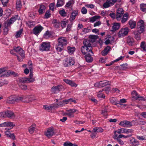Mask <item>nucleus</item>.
Here are the masks:
<instances>
[{
    "mask_svg": "<svg viewBox=\"0 0 146 146\" xmlns=\"http://www.w3.org/2000/svg\"><path fill=\"white\" fill-rule=\"evenodd\" d=\"M74 59L71 57H68L65 59L64 65L65 67H70L74 65Z\"/></svg>",
    "mask_w": 146,
    "mask_h": 146,
    "instance_id": "nucleus-2",
    "label": "nucleus"
},
{
    "mask_svg": "<svg viewBox=\"0 0 146 146\" xmlns=\"http://www.w3.org/2000/svg\"><path fill=\"white\" fill-rule=\"evenodd\" d=\"M140 47L142 48L143 50L146 51V43L145 41H142L141 42Z\"/></svg>",
    "mask_w": 146,
    "mask_h": 146,
    "instance_id": "nucleus-41",
    "label": "nucleus"
},
{
    "mask_svg": "<svg viewBox=\"0 0 146 146\" xmlns=\"http://www.w3.org/2000/svg\"><path fill=\"white\" fill-rule=\"evenodd\" d=\"M131 135H128L125 136L122 134H120L118 136V138L119 139L121 138L122 137L127 138L130 137Z\"/></svg>",
    "mask_w": 146,
    "mask_h": 146,
    "instance_id": "nucleus-50",
    "label": "nucleus"
},
{
    "mask_svg": "<svg viewBox=\"0 0 146 146\" xmlns=\"http://www.w3.org/2000/svg\"><path fill=\"white\" fill-rule=\"evenodd\" d=\"M64 146H73V144L72 143L69 141L65 142L63 144Z\"/></svg>",
    "mask_w": 146,
    "mask_h": 146,
    "instance_id": "nucleus-55",
    "label": "nucleus"
},
{
    "mask_svg": "<svg viewBox=\"0 0 146 146\" xmlns=\"http://www.w3.org/2000/svg\"><path fill=\"white\" fill-rule=\"evenodd\" d=\"M128 24L129 26L130 27L131 29H133L135 28L136 23V21L133 20H130L128 23Z\"/></svg>",
    "mask_w": 146,
    "mask_h": 146,
    "instance_id": "nucleus-27",
    "label": "nucleus"
},
{
    "mask_svg": "<svg viewBox=\"0 0 146 146\" xmlns=\"http://www.w3.org/2000/svg\"><path fill=\"white\" fill-rule=\"evenodd\" d=\"M140 10L143 12H146V4L142 3L140 5Z\"/></svg>",
    "mask_w": 146,
    "mask_h": 146,
    "instance_id": "nucleus-37",
    "label": "nucleus"
},
{
    "mask_svg": "<svg viewBox=\"0 0 146 146\" xmlns=\"http://www.w3.org/2000/svg\"><path fill=\"white\" fill-rule=\"evenodd\" d=\"M43 107L44 109L46 110H51L52 109L51 105L50 106L44 105V106Z\"/></svg>",
    "mask_w": 146,
    "mask_h": 146,
    "instance_id": "nucleus-58",
    "label": "nucleus"
},
{
    "mask_svg": "<svg viewBox=\"0 0 146 146\" xmlns=\"http://www.w3.org/2000/svg\"><path fill=\"white\" fill-rule=\"evenodd\" d=\"M84 46L81 47V51L84 55H86L85 58L86 62H90L93 60V58L91 56L93 54L92 51V47L90 43V41L86 40L83 41Z\"/></svg>",
    "mask_w": 146,
    "mask_h": 146,
    "instance_id": "nucleus-1",
    "label": "nucleus"
},
{
    "mask_svg": "<svg viewBox=\"0 0 146 146\" xmlns=\"http://www.w3.org/2000/svg\"><path fill=\"white\" fill-rule=\"evenodd\" d=\"M52 109L57 108H58V104H54L51 105Z\"/></svg>",
    "mask_w": 146,
    "mask_h": 146,
    "instance_id": "nucleus-63",
    "label": "nucleus"
},
{
    "mask_svg": "<svg viewBox=\"0 0 146 146\" xmlns=\"http://www.w3.org/2000/svg\"><path fill=\"white\" fill-rule=\"evenodd\" d=\"M52 34L51 32L47 31L44 35V38L46 39H48L52 37Z\"/></svg>",
    "mask_w": 146,
    "mask_h": 146,
    "instance_id": "nucleus-32",
    "label": "nucleus"
},
{
    "mask_svg": "<svg viewBox=\"0 0 146 146\" xmlns=\"http://www.w3.org/2000/svg\"><path fill=\"white\" fill-rule=\"evenodd\" d=\"M50 47V43L48 42H43L42 43L39 48L41 51H49Z\"/></svg>",
    "mask_w": 146,
    "mask_h": 146,
    "instance_id": "nucleus-4",
    "label": "nucleus"
},
{
    "mask_svg": "<svg viewBox=\"0 0 146 146\" xmlns=\"http://www.w3.org/2000/svg\"><path fill=\"white\" fill-rule=\"evenodd\" d=\"M145 25L143 21L140 20L137 23L136 31L140 33H142L145 31Z\"/></svg>",
    "mask_w": 146,
    "mask_h": 146,
    "instance_id": "nucleus-3",
    "label": "nucleus"
},
{
    "mask_svg": "<svg viewBox=\"0 0 146 146\" xmlns=\"http://www.w3.org/2000/svg\"><path fill=\"white\" fill-rule=\"evenodd\" d=\"M111 84V82L110 81L107 80H104L95 83L94 86L95 87L102 88L105 87L107 86L110 85Z\"/></svg>",
    "mask_w": 146,
    "mask_h": 146,
    "instance_id": "nucleus-5",
    "label": "nucleus"
},
{
    "mask_svg": "<svg viewBox=\"0 0 146 146\" xmlns=\"http://www.w3.org/2000/svg\"><path fill=\"white\" fill-rule=\"evenodd\" d=\"M133 132L132 129H128L124 128H121L117 130V133L118 134L125 133L128 134Z\"/></svg>",
    "mask_w": 146,
    "mask_h": 146,
    "instance_id": "nucleus-13",
    "label": "nucleus"
},
{
    "mask_svg": "<svg viewBox=\"0 0 146 146\" xmlns=\"http://www.w3.org/2000/svg\"><path fill=\"white\" fill-rule=\"evenodd\" d=\"M111 88L110 87H108L106 88H104V91H105L106 93L107 94H108L110 91V90Z\"/></svg>",
    "mask_w": 146,
    "mask_h": 146,
    "instance_id": "nucleus-64",
    "label": "nucleus"
},
{
    "mask_svg": "<svg viewBox=\"0 0 146 146\" xmlns=\"http://www.w3.org/2000/svg\"><path fill=\"white\" fill-rule=\"evenodd\" d=\"M46 6L42 4L40 5L39 8L38 9V12L39 15L43 14L45 11Z\"/></svg>",
    "mask_w": 146,
    "mask_h": 146,
    "instance_id": "nucleus-21",
    "label": "nucleus"
},
{
    "mask_svg": "<svg viewBox=\"0 0 146 146\" xmlns=\"http://www.w3.org/2000/svg\"><path fill=\"white\" fill-rule=\"evenodd\" d=\"M110 49L111 47L110 46H107L102 51V55L103 56H105L106 55L108 54Z\"/></svg>",
    "mask_w": 146,
    "mask_h": 146,
    "instance_id": "nucleus-29",
    "label": "nucleus"
},
{
    "mask_svg": "<svg viewBox=\"0 0 146 146\" xmlns=\"http://www.w3.org/2000/svg\"><path fill=\"white\" fill-rule=\"evenodd\" d=\"M12 71L8 70L7 72H5V73L1 75L0 76L1 77H8L9 76H11Z\"/></svg>",
    "mask_w": 146,
    "mask_h": 146,
    "instance_id": "nucleus-36",
    "label": "nucleus"
},
{
    "mask_svg": "<svg viewBox=\"0 0 146 146\" xmlns=\"http://www.w3.org/2000/svg\"><path fill=\"white\" fill-rule=\"evenodd\" d=\"M20 88L22 90H25L27 89V86L23 84H18Z\"/></svg>",
    "mask_w": 146,
    "mask_h": 146,
    "instance_id": "nucleus-43",
    "label": "nucleus"
},
{
    "mask_svg": "<svg viewBox=\"0 0 146 146\" xmlns=\"http://www.w3.org/2000/svg\"><path fill=\"white\" fill-rule=\"evenodd\" d=\"M53 22L54 23V26L56 27H58L60 25V23L59 21L58 22L57 21L56 19H54L53 20Z\"/></svg>",
    "mask_w": 146,
    "mask_h": 146,
    "instance_id": "nucleus-48",
    "label": "nucleus"
},
{
    "mask_svg": "<svg viewBox=\"0 0 146 146\" xmlns=\"http://www.w3.org/2000/svg\"><path fill=\"white\" fill-rule=\"evenodd\" d=\"M59 13L61 16L62 17H65L66 15V13L64 9H62V10L59 11Z\"/></svg>",
    "mask_w": 146,
    "mask_h": 146,
    "instance_id": "nucleus-49",
    "label": "nucleus"
},
{
    "mask_svg": "<svg viewBox=\"0 0 146 146\" xmlns=\"http://www.w3.org/2000/svg\"><path fill=\"white\" fill-rule=\"evenodd\" d=\"M0 117H6L5 111H4L0 113Z\"/></svg>",
    "mask_w": 146,
    "mask_h": 146,
    "instance_id": "nucleus-60",
    "label": "nucleus"
},
{
    "mask_svg": "<svg viewBox=\"0 0 146 146\" xmlns=\"http://www.w3.org/2000/svg\"><path fill=\"white\" fill-rule=\"evenodd\" d=\"M35 125H32L29 127V131L30 133H33L35 129Z\"/></svg>",
    "mask_w": 146,
    "mask_h": 146,
    "instance_id": "nucleus-46",
    "label": "nucleus"
},
{
    "mask_svg": "<svg viewBox=\"0 0 146 146\" xmlns=\"http://www.w3.org/2000/svg\"><path fill=\"white\" fill-rule=\"evenodd\" d=\"M74 3V0H70L68 2L66 3L65 7L67 8H70L72 7Z\"/></svg>",
    "mask_w": 146,
    "mask_h": 146,
    "instance_id": "nucleus-31",
    "label": "nucleus"
},
{
    "mask_svg": "<svg viewBox=\"0 0 146 146\" xmlns=\"http://www.w3.org/2000/svg\"><path fill=\"white\" fill-rule=\"evenodd\" d=\"M18 15H15L12 17L8 21L7 23H5L7 26H10L11 25L13 24L17 19Z\"/></svg>",
    "mask_w": 146,
    "mask_h": 146,
    "instance_id": "nucleus-20",
    "label": "nucleus"
},
{
    "mask_svg": "<svg viewBox=\"0 0 146 146\" xmlns=\"http://www.w3.org/2000/svg\"><path fill=\"white\" fill-rule=\"evenodd\" d=\"M122 17V18L121 17V19L120 21H121V23L123 24L125 23L128 19V13H125Z\"/></svg>",
    "mask_w": 146,
    "mask_h": 146,
    "instance_id": "nucleus-26",
    "label": "nucleus"
},
{
    "mask_svg": "<svg viewBox=\"0 0 146 146\" xmlns=\"http://www.w3.org/2000/svg\"><path fill=\"white\" fill-rule=\"evenodd\" d=\"M5 28L3 29V34L4 35H6L7 34L9 31L8 28L9 26H7L6 23H5Z\"/></svg>",
    "mask_w": 146,
    "mask_h": 146,
    "instance_id": "nucleus-45",
    "label": "nucleus"
},
{
    "mask_svg": "<svg viewBox=\"0 0 146 146\" xmlns=\"http://www.w3.org/2000/svg\"><path fill=\"white\" fill-rule=\"evenodd\" d=\"M81 12L83 14H86L87 12V10L85 7H83L81 9Z\"/></svg>",
    "mask_w": 146,
    "mask_h": 146,
    "instance_id": "nucleus-61",
    "label": "nucleus"
},
{
    "mask_svg": "<svg viewBox=\"0 0 146 146\" xmlns=\"http://www.w3.org/2000/svg\"><path fill=\"white\" fill-rule=\"evenodd\" d=\"M33 72L31 71L30 72V74L29 75V78H27L29 80L30 79H32V80H33V82L35 81V79L33 78Z\"/></svg>",
    "mask_w": 146,
    "mask_h": 146,
    "instance_id": "nucleus-52",
    "label": "nucleus"
},
{
    "mask_svg": "<svg viewBox=\"0 0 146 146\" xmlns=\"http://www.w3.org/2000/svg\"><path fill=\"white\" fill-rule=\"evenodd\" d=\"M129 31V29L128 27L122 28L118 33V36L119 38L124 37L127 35Z\"/></svg>",
    "mask_w": 146,
    "mask_h": 146,
    "instance_id": "nucleus-6",
    "label": "nucleus"
},
{
    "mask_svg": "<svg viewBox=\"0 0 146 146\" xmlns=\"http://www.w3.org/2000/svg\"><path fill=\"white\" fill-rule=\"evenodd\" d=\"M133 33L134 34V37L137 40H140L141 39V33H140L139 32L134 30Z\"/></svg>",
    "mask_w": 146,
    "mask_h": 146,
    "instance_id": "nucleus-22",
    "label": "nucleus"
},
{
    "mask_svg": "<svg viewBox=\"0 0 146 146\" xmlns=\"http://www.w3.org/2000/svg\"><path fill=\"white\" fill-rule=\"evenodd\" d=\"M70 82H69L68 84L71 86H72L76 87L77 86V85L76 84L75 82H73L72 80H70Z\"/></svg>",
    "mask_w": 146,
    "mask_h": 146,
    "instance_id": "nucleus-57",
    "label": "nucleus"
},
{
    "mask_svg": "<svg viewBox=\"0 0 146 146\" xmlns=\"http://www.w3.org/2000/svg\"><path fill=\"white\" fill-rule=\"evenodd\" d=\"M29 98V95L22 96H19L18 98L19 99V102L21 101H23L24 102L27 103L26 101L28 100Z\"/></svg>",
    "mask_w": 146,
    "mask_h": 146,
    "instance_id": "nucleus-30",
    "label": "nucleus"
},
{
    "mask_svg": "<svg viewBox=\"0 0 146 146\" xmlns=\"http://www.w3.org/2000/svg\"><path fill=\"white\" fill-rule=\"evenodd\" d=\"M23 31V29H22L16 32V33L15 35V37L16 38H17L20 37V35L22 33Z\"/></svg>",
    "mask_w": 146,
    "mask_h": 146,
    "instance_id": "nucleus-44",
    "label": "nucleus"
},
{
    "mask_svg": "<svg viewBox=\"0 0 146 146\" xmlns=\"http://www.w3.org/2000/svg\"><path fill=\"white\" fill-rule=\"evenodd\" d=\"M0 1H1L3 6L5 7L7 6L9 0H0Z\"/></svg>",
    "mask_w": 146,
    "mask_h": 146,
    "instance_id": "nucleus-51",
    "label": "nucleus"
},
{
    "mask_svg": "<svg viewBox=\"0 0 146 146\" xmlns=\"http://www.w3.org/2000/svg\"><path fill=\"white\" fill-rule=\"evenodd\" d=\"M101 17L100 16L95 15L90 18V22H94L96 21L97 19L100 18Z\"/></svg>",
    "mask_w": 146,
    "mask_h": 146,
    "instance_id": "nucleus-35",
    "label": "nucleus"
},
{
    "mask_svg": "<svg viewBox=\"0 0 146 146\" xmlns=\"http://www.w3.org/2000/svg\"><path fill=\"white\" fill-rule=\"evenodd\" d=\"M97 37L98 36L97 35H90L89 36V38H90L89 40L85 39L84 41L85 40H87L90 41V42L91 41H92V42H94L97 39ZM90 43L91 44L90 42Z\"/></svg>",
    "mask_w": 146,
    "mask_h": 146,
    "instance_id": "nucleus-33",
    "label": "nucleus"
},
{
    "mask_svg": "<svg viewBox=\"0 0 146 146\" xmlns=\"http://www.w3.org/2000/svg\"><path fill=\"white\" fill-rule=\"evenodd\" d=\"M7 137L9 138L10 139H12L13 140H15L16 139L14 133H11Z\"/></svg>",
    "mask_w": 146,
    "mask_h": 146,
    "instance_id": "nucleus-54",
    "label": "nucleus"
},
{
    "mask_svg": "<svg viewBox=\"0 0 146 146\" xmlns=\"http://www.w3.org/2000/svg\"><path fill=\"white\" fill-rule=\"evenodd\" d=\"M33 80L30 79L29 80L27 78L23 77L20 78H19V83L18 84H23L24 83H32Z\"/></svg>",
    "mask_w": 146,
    "mask_h": 146,
    "instance_id": "nucleus-16",
    "label": "nucleus"
},
{
    "mask_svg": "<svg viewBox=\"0 0 146 146\" xmlns=\"http://www.w3.org/2000/svg\"><path fill=\"white\" fill-rule=\"evenodd\" d=\"M68 52L69 53L71 54L73 53L75 50V48L74 47H71L68 46L67 47Z\"/></svg>",
    "mask_w": 146,
    "mask_h": 146,
    "instance_id": "nucleus-38",
    "label": "nucleus"
},
{
    "mask_svg": "<svg viewBox=\"0 0 146 146\" xmlns=\"http://www.w3.org/2000/svg\"><path fill=\"white\" fill-rule=\"evenodd\" d=\"M50 11H47L45 13L44 17L46 19H47L49 18L51 14L49 13Z\"/></svg>",
    "mask_w": 146,
    "mask_h": 146,
    "instance_id": "nucleus-62",
    "label": "nucleus"
},
{
    "mask_svg": "<svg viewBox=\"0 0 146 146\" xmlns=\"http://www.w3.org/2000/svg\"><path fill=\"white\" fill-rule=\"evenodd\" d=\"M119 125L125 127H130L132 126L131 122L123 120L119 123Z\"/></svg>",
    "mask_w": 146,
    "mask_h": 146,
    "instance_id": "nucleus-12",
    "label": "nucleus"
},
{
    "mask_svg": "<svg viewBox=\"0 0 146 146\" xmlns=\"http://www.w3.org/2000/svg\"><path fill=\"white\" fill-rule=\"evenodd\" d=\"M137 138L138 139L140 140H146V135L144 136H139L137 135Z\"/></svg>",
    "mask_w": 146,
    "mask_h": 146,
    "instance_id": "nucleus-53",
    "label": "nucleus"
},
{
    "mask_svg": "<svg viewBox=\"0 0 146 146\" xmlns=\"http://www.w3.org/2000/svg\"><path fill=\"white\" fill-rule=\"evenodd\" d=\"M57 41L58 44L63 47L66 46L67 44V41L64 37H61L58 38Z\"/></svg>",
    "mask_w": 146,
    "mask_h": 146,
    "instance_id": "nucleus-9",
    "label": "nucleus"
},
{
    "mask_svg": "<svg viewBox=\"0 0 146 146\" xmlns=\"http://www.w3.org/2000/svg\"><path fill=\"white\" fill-rule=\"evenodd\" d=\"M120 24L119 23H115L113 25L112 27V29L110 31L112 33L114 32L115 31L117 30L120 27Z\"/></svg>",
    "mask_w": 146,
    "mask_h": 146,
    "instance_id": "nucleus-23",
    "label": "nucleus"
},
{
    "mask_svg": "<svg viewBox=\"0 0 146 146\" xmlns=\"http://www.w3.org/2000/svg\"><path fill=\"white\" fill-rule=\"evenodd\" d=\"M15 126V125H14L13 123L11 122L7 121L0 124V127H12L13 128Z\"/></svg>",
    "mask_w": 146,
    "mask_h": 146,
    "instance_id": "nucleus-19",
    "label": "nucleus"
},
{
    "mask_svg": "<svg viewBox=\"0 0 146 146\" xmlns=\"http://www.w3.org/2000/svg\"><path fill=\"white\" fill-rule=\"evenodd\" d=\"M64 89V87L62 85H58L56 86H53L51 89L52 92L55 93L56 91H60Z\"/></svg>",
    "mask_w": 146,
    "mask_h": 146,
    "instance_id": "nucleus-15",
    "label": "nucleus"
},
{
    "mask_svg": "<svg viewBox=\"0 0 146 146\" xmlns=\"http://www.w3.org/2000/svg\"><path fill=\"white\" fill-rule=\"evenodd\" d=\"M22 5L20 0H17L16 2V7L18 10H19L21 8Z\"/></svg>",
    "mask_w": 146,
    "mask_h": 146,
    "instance_id": "nucleus-42",
    "label": "nucleus"
},
{
    "mask_svg": "<svg viewBox=\"0 0 146 146\" xmlns=\"http://www.w3.org/2000/svg\"><path fill=\"white\" fill-rule=\"evenodd\" d=\"M55 48L57 52H61L64 50V47L57 43L56 45Z\"/></svg>",
    "mask_w": 146,
    "mask_h": 146,
    "instance_id": "nucleus-34",
    "label": "nucleus"
},
{
    "mask_svg": "<svg viewBox=\"0 0 146 146\" xmlns=\"http://www.w3.org/2000/svg\"><path fill=\"white\" fill-rule=\"evenodd\" d=\"M138 100L139 101H144L146 100V97L144 98L143 97L140 96L139 95L138 97Z\"/></svg>",
    "mask_w": 146,
    "mask_h": 146,
    "instance_id": "nucleus-59",
    "label": "nucleus"
},
{
    "mask_svg": "<svg viewBox=\"0 0 146 146\" xmlns=\"http://www.w3.org/2000/svg\"><path fill=\"white\" fill-rule=\"evenodd\" d=\"M64 0H58L56 6L59 7L62 6L64 4Z\"/></svg>",
    "mask_w": 146,
    "mask_h": 146,
    "instance_id": "nucleus-40",
    "label": "nucleus"
},
{
    "mask_svg": "<svg viewBox=\"0 0 146 146\" xmlns=\"http://www.w3.org/2000/svg\"><path fill=\"white\" fill-rule=\"evenodd\" d=\"M131 93L132 98L136 100H137L138 97L139 96V95L137 93L136 91H133Z\"/></svg>",
    "mask_w": 146,
    "mask_h": 146,
    "instance_id": "nucleus-39",
    "label": "nucleus"
},
{
    "mask_svg": "<svg viewBox=\"0 0 146 146\" xmlns=\"http://www.w3.org/2000/svg\"><path fill=\"white\" fill-rule=\"evenodd\" d=\"M55 5V3H51L50 4L49 8L52 11H54V7Z\"/></svg>",
    "mask_w": 146,
    "mask_h": 146,
    "instance_id": "nucleus-56",
    "label": "nucleus"
},
{
    "mask_svg": "<svg viewBox=\"0 0 146 146\" xmlns=\"http://www.w3.org/2000/svg\"><path fill=\"white\" fill-rule=\"evenodd\" d=\"M15 52L20 55L23 58H25V52L23 50L20 46L14 47L13 48Z\"/></svg>",
    "mask_w": 146,
    "mask_h": 146,
    "instance_id": "nucleus-11",
    "label": "nucleus"
},
{
    "mask_svg": "<svg viewBox=\"0 0 146 146\" xmlns=\"http://www.w3.org/2000/svg\"><path fill=\"white\" fill-rule=\"evenodd\" d=\"M35 100V96L33 95L29 96L28 100L26 101L27 102H31Z\"/></svg>",
    "mask_w": 146,
    "mask_h": 146,
    "instance_id": "nucleus-47",
    "label": "nucleus"
},
{
    "mask_svg": "<svg viewBox=\"0 0 146 146\" xmlns=\"http://www.w3.org/2000/svg\"><path fill=\"white\" fill-rule=\"evenodd\" d=\"M77 110L75 109H70L67 110V112L66 114L69 116L70 117H74L73 114L76 112Z\"/></svg>",
    "mask_w": 146,
    "mask_h": 146,
    "instance_id": "nucleus-24",
    "label": "nucleus"
},
{
    "mask_svg": "<svg viewBox=\"0 0 146 146\" xmlns=\"http://www.w3.org/2000/svg\"><path fill=\"white\" fill-rule=\"evenodd\" d=\"M18 97L16 98L14 96H11L7 98L6 100V102L8 104H13L15 103V102H19Z\"/></svg>",
    "mask_w": 146,
    "mask_h": 146,
    "instance_id": "nucleus-7",
    "label": "nucleus"
},
{
    "mask_svg": "<svg viewBox=\"0 0 146 146\" xmlns=\"http://www.w3.org/2000/svg\"><path fill=\"white\" fill-rule=\"evenodd\" d=\"M6 117L10 118H13L15 117V115L13 111L11 110H7L5 111Z\"/></svg>",
    "mask_w": 146,
    "mask_h": 146,
    "instance_id": "nucleus-25",
    "label": "nucleus"
},
{
    "mask_svg": "<svg viewBox=\"0 0 146 146\" xmlns=\"http://www.w3.org/2000/svg\"><path fill=\"white\" fill-rule=\"evenodd\" d=\"M124 11L122 8H119L117 10L116 19L117 21H120L121 20V17L124 15Z\"/></svg>",
    "mask_w": 146,
    "mask_h": 146,
    "instance_id": "nucleus-10",
    "label": "nucleus"
},
{
    "mask_svg": "<svg viewBox=\"0 0 146 146\" xmlns=\"http://www.w3.org/2000/svg\"><path fill=\"white\" fill-rule=\"evenodd\" d=\"M117 0H106L103 5V7L107 8L113 5L117 1Z\"/></svg>",
    "mask_w": 146,
    "mask_h": 146,
    "instance_id": "nucleus-8",
    "label": "nucleus"
},
{
    "mask_svg": "<svg viewBox=\"0 0 146 146\" xmlns=\"http://www.w3.org/2000/svg\"><path fill=\"white\" fill-rule=\"evenodd\" d=\"M134 42V40L133 38L128 36L127 39V43L130 46H132Z\"/></svg>",
    "mask_w": 146,
    "mask_h": 146,
    "instance_id": "nucleus-28",
    "label": "nucleus"
},
{
    "mask_svg": "<svg viewBox=\"0 0 146 146\" xmlns=\"http://www.w3.org/2000/svg\"><path fill=\"white\" fill-rule=\"evenodd\" d=\"M43 29V27L40 25H38L35 27L33 30V34L36 35H37L40 33Z\"/></svg>",
    "mask_w": 146,
    "mask_h": 146,
    "instance_id": "nucleus-14",
    "label": "nucleus"
},
{
    "mask_svg": "<svg viewBox=\"0 0 146 146\" xmlns=\"http://www.w3.org/2000/svg\"><path fill=\"white\" fill-rule=\"evenodd\" d=\"M78 10H76L73 11L70 15L69 20L70 21L72 22L75 19L76 17L78 15Z\"/></svg>",
    "mask_w": 146,
    "mask_h": 146,
    "instance_id": "nucleus-17",
    "label": "nucleus"
},
{
    "mask_svg": "<svg viewBox=\"0 0 146 146\" xmlns=\"http://www.w3.org/2000/svg\"><path fill=\"white\" fill-rule=\"evenodd\" d=\"M54 134V128L52 127H51L48 128L45 133V135L48 137H51Z\"/></svg>",
    "mask_w": 146,
    "mask_h": 146,
    "instance_id": "nucleus-18",
    "label": "nucleus"
}]
</instances>
